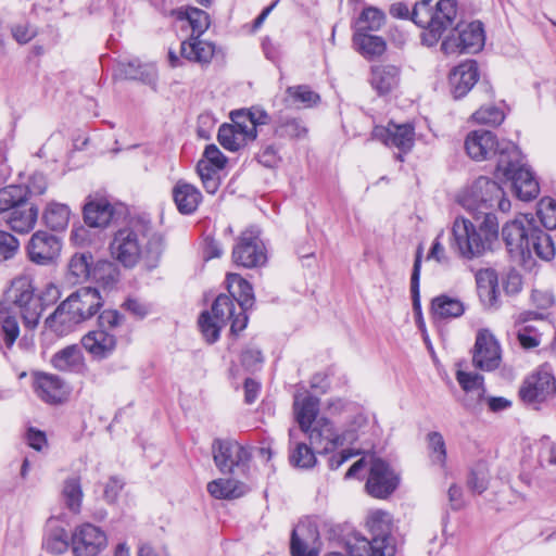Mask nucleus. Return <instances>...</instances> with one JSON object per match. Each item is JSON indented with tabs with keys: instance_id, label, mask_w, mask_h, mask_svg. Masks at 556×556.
Listing matches in <instances>:
<instances>
[{
	"instance_id": "obj_9",
	"label": "nucleus",
	"mask_w": 556,
	"mask_h": 556,
	"mask_svg": "<svg viewBox=\"0 0 556 556\" xmlns=\"http://www.w3.org/2000/svg\"><path fill=\"white\" fill-rule=\"evenodd\" d=\"M212 454L222 473H245L249 468L250 453L237 441L215 439L212 443Z\"/></svg>"
},
{
	"instance_id": "obj_14",
	"label": "nucleus",
	"mask_w": 556,
	"mask_h": 556,
	"mask_svg": "<svg viewBox=\"0 0 556 556\" xmlns=\"http://www.w3.org/2000/svg\"><path fill=\"white\" fill-rule=\"evenodd\" d=\"M71 543L75 556H97L106 547L108 538L101 528L83 523L73 532Z\"/></svg>"
},
{
	"instance_id": "obj_64",
	"label": "nucleus",
	"mask_w": 556,
	"mask_h": 556,
	"mask_svg": "<svg viewBox=\"0 0 556 556\" xmlns=\"http://www.w3.org/2000/svg\"><path fill=\"white\" fill-rule=\"evenodd\" d=\"M202 161H207V164L214 165L223 169L226 165L227 159L215 144H208L203 153Z\"/></svg>"
},
{
	"instance_id": "obj_28",
	"label": "nucleus",
	"mask_w": 556,
	"mask_h": 556,
	"mask_svg": "<svg viewBox=\"0 0 556 556\" xmlns=\"http://www.w3.org/2000/svg\"><path fill=\"white\" fill-rule=\"evenodd\" d=\"M249 486L233 478L215 479L207 484V492L217 500H237L249 492Z\"/></svg>"
},
{
	"instance_id": "obj_52",
	"label": "nucleus",
	"mask_w": 556,
	"mask_h": 556,
	"mask_svg": "<svg viewBox=\"0 0 556 556\" xmlns=\"http://www.w3.org/2000/svg\"><path fill=\"white\" fill-rule=\"evenodd\" d=\"M233 113L241 122L247 123L248 129L253 127L251 130L253 135L256 134V127L258 125H265L269 119L268 114L260 108H252L248 111L241 110Z\"/></svg>"
},
{
	"instance_id": "obj_54",
	"label": "nucleus",
	"mask_w": 556,
	"mask_h": 556,
	"mask_svg": "<svg viewBox=\"0 0 556 556\" xmlns=\"http://www.w3.org/2000/svg\"><path fill=\"white\" fill-rule=\"evenodd\" d=\"M538 216L546 229L556 228V202L551 198H543L538 205Z\"/></svg>"
},
{
	"instance_id": "obj_23",
	"label": "nucleus",
	"mask_w": 556,
	"mask_h": 556,
	"mask_svg": "<svg viewBox=\"0 0 556 556\" xmlns=\"http://www.w3.org/2000/svg\"><path fill=\"white\" fill-rule=\"evenodd\" d=\"M350 556H394V545H383L380 539H371L354 534L346 542Z\"/></svg>"
},
{
	"instance_id": "obj_19",
	"label": "nucleus",
	"mask_w": 556,
	"mask_h": 556,
	"mask_svg": "<svg viewBox=\"0 0 556 556\" xmlns=\"http://www.w3.org/2000/svg\"><path fill=\"white\" fill-rule=\"evenodd\" d=\"M232 124H223L218 129V142L223 148L229 151H238L256 138L257 134H252L253 127L247 128V123L241 122L235 113H231Z\"/></svg>"
},
{
	"instance_id": "obj_44",
	"label": "nucleus",
	"mask_w": 556,
	"mask_h": 556,
	"mask_svg": "<svg viewBox=\"0 0 556 556\" xmlns=\"http://www.w3.org/2000/svg\"><path fill=\"white\" fill-rule=\"evenodd\" d=\"M456 380L465 392L471 393L477 400H480L484 395V379L481 375L457 370Z\"/></svg>"
},
{
	"instance_id": "obj_36",
	"label": "nucleus",
	"mask_w": 556,
	"mask_h": 556,
	"mask_svg": "<svg viewBox=\"0 0 556 556\" xmlns=\"http://www.w3.org/2000/svg\"><path fill=\"white\" fill-rule=\"evenodd\" d=\"M433 315L441 319L456 318L464 314V303L448 295H439L432 300Z\"/></svg>"
},
{
	"instance_id": "obj_17",
	"label": "nucleus",
	"mask_w": 556,
	"mask_h": 556,
	"mask_svg": "<svg viewBox=\"0 0 556 556\" xmlns=\"http://www.w3.org/2000/svg\"><path fill=\"white\" fill-rule=\"evenodd\" d=\"M556 390L555 379L548 371L539 370L523 381L519 395L523 403L536 405L549 397Z\"/></svg>"
},
{
	"instance_id": "obj_29",
	"label": "nucleus",
	"mask_w": 556,
	"mask_h": 556,
	"mask_svg": "<svg viewBox=\"0 0 556 556\" xmlns=\"http://www.w3.org/2000/svg\"><path fill=\"white\" fill-rule=\"evenodd\" d=\"M181 55L189 61L208 64L215 53V45L200 39V36L191 35L190 38L181 42Z\"/></svg>"
},
{
	"instance_id": "obj_31",
	"label": "nucleus",
	"mask_w": 556,
	"mask_h": 556,
	"mask_svg": "<svg viewBox=\"0 0 556 556\" xmlns=\"http://www.w3.org/2000/svg\"><path fill=\"white\" fill-rule=\"evenodd\" d=\"M294 416L300 426L301 431L308 429L316 422L319 412V400L317 397L306 395L294 397Z\"/></svg>"
},
{
	"instance_id": "obj_22",
	"label": "nucleus",
	"mask_w": 556,
	"mask_h": 556,
	"mask_svg": "<svg viewBox=\"0 0 556 556\" xmlns=\"http://www.w3.org/2000/svg\"><path fill=\"white\" fill-rule=\"evenodd\" d=\"M479 78L478 64L476 61H467L454 70L450 74V85L455 99L463 98L477 84Z\"/></svg>"
},
{
	"instance_id": "obj_11",
	"label": "nucleus",
	"mask_w": 556,
	"mask_h": 556,
	"mask_svg": "<svg viewBox=\"0 0 556 556\" xmlns=\"http://www.w3.org/2000/svg\"><path fill=\"white\" fill-rule=\"evenodd\" d=\"M399 485V477L390 465L381 458L370 457L369 473L365 489L376 498H387Z\"/></svg>"
},
{
	"instance_id": "obj_41",
	"label": "nucleus",
	"mask_w": 556,
	"mask_h": 556,
	"mask_svg": "<svg viewBox=\"0 0 556 556\" xmlns=\"http://www.w3.org/2000/svg\"><path fill=\"white\" fill-rule=\"evenodd\" d=\"M70 214L71 211L67 205L50 203L43 213V220L52 230H64L68 224Z\"/></svg>"
},
{
	"instance_id": "obj_6",
	"label": "nucleus",
	"mask_w": 556,
	"mask_h": 556,
	"mask_svg": "<svg viewBox=\"0 0 556 556\" xmlns=\"http://www.w3.org/2000/svg\"><path fill=\"white\" fill-rule=\"evenodd\" d=\"M210 312H203L199 317L200 330L208 343L215 342L219 338L220 329L227 321L231 323L230 331L233 334L245 329L248 325V315L241 309L237 311L232 296L219 294L212 304Z\"/></svg>"
},
{
	"instance_id": "obj_7",
	"label": "nucleus",
	"mask_w": 556,
	"mask_h": 556,
	"mask_svg": "<svg viewBox=\"0 0 556 556\" xmlns=\"http://www.w3.org/2000/svg\"><path fill=\"white\" fill-rule=\"evenodd\" d=\"M460 204L472 213L475 219H480L481 211L492 212L497 208L501 212H507L510 208V202L505 198L502 187L488 177H479L470 190L460 198Z\"/></svg>"
},
{
	"instance_id": "obj_5",
	"label": "nucleus",
	"mask_w": 556,
	"mask_h": 556,
	"mask_svg": "<svg viewBox=\"0 0 556 556\" xmlns=\"http://www.w3.org/2000/svg\"><path fill=\"white\" fill-rule=\"evenodd\" d=\"M103 305L97 288L83 287L73 292L47 317L46 326L54 331H64L94 316Z\"/></svg>"
},
{
	"instance_id": "obj_43",
	"label": "nucleus",
	"mask_w": 556,
	"mask_h": 556,
	"mask_svg": "<svg viewBox=\"0 0 556 556\" xmlns=\"http://www.w3.org/2000/svg\"><path fill=\"white\" fill-rule=\"evenodd\" d=\"M80 479L72 477L64 481L62 497L66 507L73 513H79L83 502Z\"/></svg>"
},
{
	"instance_id": "obj_12",
	"label": "nucleus",
	"mask_w": 556,
	"mask_h": 556,
	"mask_svg": "<svg viewBox=\"0 0 556 556\" xmlns=\"http://www.w3.org/2000/svg\"><path fill=\"white\" fill-rule=\"evenodd\" d=\"M372 138L390 148H396L400 153L396 160L403 162V154L408 153L415 143V128L412 124L388 123L387 126H376Z\"/></svg>"
},
{
	"instance_id": "obj_55",
	"label": "nucleus",
	"mask_w": 556,
	"mask_h": 556,
	"mask_svg": "<svg viewBox=\"0 0 556 556\" xmlns=\"http://www.w3.org/2000/svg\"><path fill=\"white\" fill-rule=\"evenodd\" d=\"M276 132L280 137L302 138L307 134V129L301 119L288 118L277 126Z\"/></svg>"
},
{
	"instance_id": "obj_27",
	"label": "nucleus",
	"mask_w": 556,
	"mask_h": 556,
	"mask_svg": "<svg viewBox=\"0 0 556 556\" xmlns=\"http://www.w3.org/2000/svg\"><path fill=\"white\" fill-rule=\"evenodd\" d=\"M37 218L38 208L27 200L9 213L5 217V222L13 231L27 233L35 227Z\"/></svg>"
},
{
	"instance_id": "obj_61",
	"label": "nucleus",
	"mask_w": 556,
	"mask_h": 556,
	"mask_svg": "<svg viewBox=\"0 0 556 556\" xmlns=\"http://www.w3.org/2000/svg\"><path fill=\"white\" fill-rule=\"evenodd\" d=\"M518 341L525 349H533L540 345L542 333L532 326H526L518 331Z\"/></svg>"
},
{
	"instance_id": "obj_15",
	"label": "nucleus",
	"mask_w": 556,
	"mask_h": 556,
	"mask_svg": "<svg viewBox=\"0 0 556 556\" xmlns=\"http://www.w3.org/2000/svg\"><path fill=\"white\" fill-rule=\"evenodd\" d=\"M457 17L456 0H439L432 9V16L429 30L422 35V41L431 47L435 45L443 34L452 28Z\"/></svg>"
},
{
	"instance_id": "obj_63",
	"label": "nucleus",
	"mask_w": 556,
	"mask_h": 556,
	"mask_svg": "<svg viewBox=\"0 0 556 556\" xmlns=\"http://www.w3.org/2000/svg\"><path fill=\"white\" fill-rule=\"evenodd\" d=\"M503 288L507 294H517L522 288V277L515 268H509L503 278Z\"/></svg>"
},
{
	"instance_id": "obj_8",
	"label": "nucleus",
	"mask_w": 556,
	"mask_h": 556,
	"mask_svg": "<svg viewBox=\"0 0 556 556\" xmlns=\"http://www.w3.org/2000/svg\"><path fill=\"white\" fill-rule=\"evenodd\" d=\"M303 432L307 434L312 447L319 454L330 453L345 443H353L357 440L354 429H345L342 433H338L333 424L324 417L317 419Z\"/></svg>"
},
{
	"instance_id": "obj_53",
	"label": "nucleus",
	"mask_w": 556,
	"mask_h": 556,
	"mask_svg": "<svg viewBox=\"0 0 556 556\" xmlns=\"http://www.w3.org/2000/svg\"><path fill=\"white\" fill-rule=\"evenodd\" d=\"M186 18L188 20L193 36H201L210 26L208 14L198 8H188L185 12Z\"/></svg>"
},
{
	"instance_id": "obj_37",
	"label": "nucleus",
	"mask_w": 556,
	"mask_h": 556,
	"mask_svg": "<svg viewBox=\"0 0 556 556\" xmlns=\"http://www.w3.org/2000/svg\"><path fill=\"white\" fill-rule=\"evenodd\" d=\"M286 93L285 102L288 106L311 108L320 100L319 94L305 85L288 87Z\"/></svg>"
},
{
	"instance_id": "obj_20",
	"label": "nucleus",
	"mask_w": 556,
	"mask_h": 556,
	"mask_svg": "<svg viewBox=\"0 0 556 556\" xmlns=\"http://www.w3.org/2000/svg\"><path fill=\"white\" fill-rule=\"evenodd\" d=\"M531 228H526L521 220L515 219L506 223L502 229V236L509 253L519 256L522 261L531 257V248H529Z\"/></svg>"
},
{
	"instance_id": "obj_25",
	"label": "nucleus",
	"mask_w": 556,
	"mask_h": 556,
	"mask_svg": "<svg viewBox=\"0 0 556 556\" xmlns=\"http://www.w3.org/2000/svg\"><path fill=\"white\" fill-rule=\"evenodd\" d=\"M353 46L367 60L379 58L387 50V42L382 37L364 31V28H356L353 36Z\"/></svg>"
},
{
	"instance_id": "obj_1",
	"label": "nucleus",
	"mask_w": 556,
	"mask_h": 556,
	"mask_svg": "<svg viewBox=\"0 0 556 556\" xmlns=\"http://www.w3.org/2000/svg\"><path fill=\"white\" fill-rule=\"evenodd\" d=\"M465 148L467 154L476 161L496 156V177L510 181L518 199L531 201L539 195V182L523 163L520 150L511 141H498L492 131L480 129L467 135Z\"/></svg>"
},
{
	"instance_id": "obj_46",
	"label": "nucleus",
	"mask_w": 556,
	"mask_h": 556,
	"mask_svg": "<svg viewBox=\"0 0 556 556\" xmlns=\"http://www.w3.org/2000/svg\"><path fill=\"white\" fill-rule=\"evenodd\" d=\"M43 545L46 549L51 554H63L68 548V538L66 531L61 527L50 528L46 535Z\"/></svg>"
},
{
	"instance_id": "obj_48",
	"label": "nucleus",
	"mask_w": 556,
	"mask_h": 556,
	"mask_svg": "<svg viewBox=\"0 0 556 556\" xmlns=\"http://www.w3.org/2000/svg\"><path fill=\"white\" fill-rule=\"evenodd\" d=\"M427 440L432 463L444 467L447 453L443 435L438 431H432L428 433Z\"/></svg>"
},
{
	"instance_id": "obj_16",
	"label": "nucleus",
	"mask_w": 556,
	"mask_h": 556,
	"mask_svg": "<svg viewBox=\"0 0 556 556\" xmlns=\"http://www.w3.org/2000/svg\"><path fill=\"white\" fill-rule=\"evenodd\" d=\"M501 361V348L493 333L486 329L480 330L472 352L473 366L483 371H491L500 366Z\"/></svg>"
},
{
	"instance_id": "obj_24",
	"label": "nucleus",
	"mask_w": 556,
	"mask_h": 556,
	"mask_svg": "<svg viewBox=\"0 0 556 556\" xmlns=\"http://www.w3.org/2000/svg\"><path fill=\"white\" fill-rule=\"evenodd\" d=\"M81 344L93 357L102 359L115 350L116 336L106 329L98 328L85 334Z\"/></svg>"
},
{
	"instance_id": "obj_10",
	"label": "nucleus",
	"mask_w": 556,
	"mask_h": 556,
	"mask_svg": "<svg viewBox=\"0 0 556 556\" xmlns=\"http://www.w3.org/2000/svg\"><path fill=\"white\" fill-rule=\"evenodd\" d=\"M456 33L457 35H452L443 40L441 49L444 53H476L483 48L485 35L481 22L457 24Z\"/></svg>"
},
{
	"instance_id": "obj_21",
	"label": "nucleus",
	"mask_w": 556,
	"mask_h": 556,
	"mask_svg": "<svg viewBox=\"0 0 556 556\" xmlns=\"http://www.w3.org/2000/svg\"><path fill=\"white\" fill-rule=\"evenodd\" d=\"M34 386L38 397L49 404L62 403L68 393L64 381L51 374H38Z\"/></svg>"
},
{
	"instance_id": "obj_40",
	"label": "nucleus",
	"mask_w": 556,
	"mask_h": 556,
	"mask_svg": "<svg viewBox=\"0 0 556 556\" xmlns=\"http://www.w3.org/2000/svg\"><path fill=\"white\" fill-rule=\"evenodd\" d=\"M27 189L22 186H8L0 189V214L11 213L27 201Z\"/></svg>"
},
{
	"instance_id": "obj_60",
	"label": "nucleus",
	"mask_w": 556,
	"mask_h": 556,
	"mask_svg": "<svg viewBox=\"0 0 556 556\" xmlns=\"http://www.w3.org/2000/svg\"><path fill=\"white\" fill-rule=\"evenodd\" d=\"M478 292L498 286V275L493 268H481L476 274Z\"/></svg>"
},
{
	"instance_id": "obj_39",
	"label": "nucleus",
	"mask_w": 556,
	"mask_h": 556,
	"mask_svg": "<svg viewBox=\"0 0 556 556\" xmlns=\"http://www.w3.org/2000/svg\"><path fill=\"white\" fill-rule=\"evenodd\" d=\"M92 255L89 252L74 254L68 263V279L72 283L86 280L91 274Z\"/></svg>"
},
{
	"instance_id": "obj_56",
	"label": "nucleus",
	"mask_w": 556,
	"mask_h": 556,
	"mask_svg": "<svg viewBox=\"0 0 556 556\" xmlns=\"http://www.w3.org/2000/svg\"><path fill=\"white\" fill-rule=\"evenodd\" d=\"M18 250V240L10 232L0 230V263L12 260Z\"/></svg>"
},
{
	"instance_id": "obj_49",
	"label": "nucleus",
	"mask_w": 556,
	"mask_h": 556,
	"mask_svg": "<svg viewBox=\"0 0 556 556\" xmlns=\"http://www.w3.org/2000/svg\"><path fill=\"white\" fill-rule=\"evenodd\" d=\"M384 17L382 11L372 7L366 8L357 21V28H364V31L379 30L384 23Z\"/></svg>"
},
{
	"instance_id": "obj_50",
	"label": "nucleus",
	"mask_w": 556,
	"mask_h": 556,
	"mask_svg": "<svg viewBox=\"0 0 556 556\" xmlns=\"http://www.w3.org/2000/svg\"><path fill=\"white\" fill-rule=\"evenodd\" d=\"M0 325L4 345L10 350L20 336L18 323L14 316L4 315L0 311Z\"/></svg>"
},
{
	"instance_id": "obj_32",
	"label": "nucleus",
	"mask_w": 556,
	"mask_h": 556,
	"mask_svg": "<svg viewBox=\"0 0 556 556\" xmlns=\"http://www.w3.org/2000/svg\"><path fill=\"white\" fill-rule=\"evenodd\" d=\"M400 70L394 65H376L371 68L370 84L379 94L389 93L399 84Z\"/></svg>"
},
{
	"instance_id": "obj_13",
	"label": "nucleus",
	"mask_w": 556,
	"mask_h": 556,
	"mask_svg": "<svg viewBox=\"0 0 556 556\" xmlns=\"http://www.w3.org/2000/svg\"><path fill=\"white\" fill-rule=\"evenodd\" d=\"M232 258L237 265L245 268L257 267L265 263V249L257 231L247 229L240 235L232 250Z\"/></svg>"
},
{
	"instance_id": "obj_57",
	"label": "nucleus",
	"mask_w": 556,
	"mask_h": 556,
	"mask_svg": "<svg viewBox=\"0 0 556 556\" xmlns=\"http://www.w3.org/2000/svg\"><path fill=\"white\" fill-rule=\"evenodd\" d=\"M305 526L299 525L292 530L290 551L292 556H318L315 548H307L306 543L300 539V534L304 531Z\"/></svg>"
},
{
	"instance_id": "obj_58",
	"label": "nucleus",
	"mask_w": 556,
	"mask_h": 556,
	"mask_svg": "<svg viewBox=\"0 0 556 556\" xmlns=\"http://www.w3.org/2000/svg\"><path fill=\"white\" fill-rule=\"evenodd\" d=\"M432 8L427 3L416 2L412 9L410 20L419 27L429 30Z\"/></svg>"
},
{
	"instance_id": "obj_30",
	"label": "nucleus",
	"mask_w": 556,
	"mask_h": 556,
	"mask_svg": "<svg viewBox=\"0 0 556 556\" xmlns=\"http://www.w3.org/2000/svg\"><path fill=\"white\" fill-rule=\"evenodd\" d=\"M114 216V207L106 199L88 202L84 207V219L89 227H106Z\"/></svg>"
},
{
	"instance_id": "obj_34",
	"label": "nucleus",
	"mask_w": 556,
	"mask_h": 556,
	"mask_svg": "<svg viewBox=\"0 0 556 556\" xmlns=\"http://www.w3.org/2000/svg\"><path fill=\"white\" fill-rule=\"evenodd\" d=\"M367 527L372 539H380L383 545H394L392 543V519L389 513L383 510L371 511L367 519Z\"/></svg>"
},
{
	"instance_id": "obj_51",
	"label": "nucleus",
	"mask_w": 556,
	"mask_h": 556,
	"mask_svg": "<svg viewBox=\"0 0 556 556\" xmlns=\"http://www.w3.org/2000/svg\"><path fill=\"white\" fill-rule=\"evenodd\" d=\"M505 118L502 110L495 105H482L472 114V119L478 124L500 125Z\"/></svg>"
},
{
	"instance_id": "obj_18",
	"label": "nucleus",
	"mask_w": 556,
	"mask_h": 556,
	"mask_svg": "<svg viewBox=\"0 0 556 556\" xmlns=\"http://www.w3.org/2000/svg\"><path fill=\"white\" fill-rule=\"evenodd\" d=\"M61 247V241L55 235L39 230L31 236L27 252L31 262L47 265L60 254Z\"/></svg>"
},
{
	"instance_id": "obj_3",
	"label": "nucleus",
	"mask_w": 556,
	"mask_h": 556,
	"mask_svg": "<svg viewBox=\"0 0 556 556\" xmlns=\"http://www.w3.org/2000/svg\"><path fill=\"white\" fill-rule=\"evenodd\" d=\"M480 219L458 217L452 228L454 247L466 260L481 257L492 249L498 237V222L493 212L481 211Z\"/></svg>"
},
{
	"instance_id": "obj_2",
	"label": "nucleus",
	"mask_w": 556,
	"mask_h": 556,
	"mask_svg": "<svg viewBox=\"0 0 556 556\" xmlns=\"http://www.w3.org/2000/svg\"><path fill=\"white\" fill-rule=\"evenodd\" d=\"M162 249L163 238L141 222L118 229L110 243L112 257L127 268L135 267L143 258L156 261Z\"/></svg>"
},
{
	"instance_id": "obj_33",
	"label": "nucleus",
	"mask_w": 556,
	"mask_h": 556,
	"mask_svg": "<svg viewBox=\"0 0 556 556\" xmlns=\"http://www.w3.org/2000/svg\"><path fill=\"white\" fill-rule=\"evenodd\" d=\"M227 285L230 293L238 303V308L247 314L254 303L253 288L239 274H228Z\"/></svg>"
},
{
	"instance_id": "obj_26",
	"label": "nucleus",
	"mask_w": 556,
	"mask_h": 556,
	"mask_svg": "<svg viewBox=\"0 0 556 556\" xmlns=\"http://www.w3.org/2000/svg\"><path fill=\"white\" fill-rule=\"evenodd\" d=\"M173 199L179 213L190 215L197 211L202 194L193 185L179 180L173 188Z\"/></svg>"
},
{
	"instance_id": "obj_38",
	"label": "nucleus",
	"mask_w": 556,
	"mask_h": 556,
	"mask_svg": "<svg viewBox=\"0 0 556 556\" xmlns=\"http://www.w3.org/2000/svg\"><path fill=\"white\" fill-rule=\"evenodd\" d=\"M529 248L540 258L551 261L555 255L554 242L549 235L539 228L530 229Z\"/></svg>"
},
{
	"instance_id": "obj_4",
	"label": "nucleus",
	"mask_w": 556,
	"mask_h": 556,
	"mask_svg": "<svg viewBox=\"0 0 556 556\" xmlns=\"http://www.w3.org/2000/svg\"><path fill=\"white\" fill-rule=\"evenodd\" d=\"M29 275H21L14 278L7 291V300L16 307L22 316L24 326L28 329L37 327L46 307L55 303L61 292L59 288L49 282L38 294Z\"/></svg>"
},
{
	"instance_id": "obj_62",
	"label": "nucleus",
	"mask_w": 556,
	"mask_h": 556,
	"mask_svg": "<svg viewBox=\"0 0 556 556\" xmlns=\"http://www.w3.org/2000/svg\"><path fill=\"white\" fill-rule=\"evenodd\" d=\"M124 320L122 314L117 311L106 309L103 311L98 319V328L106 329L110 332L114 333L115 328H117Z\"/></svg>"
},
{
	"instance_id": "obj_35",
	"label": "nucleus",
	"mask_w": 556,
	"mask_h": 556,
	"mask_svg": "<svg viewBox=\"0 0 556 556\" xmlns=\"http://www.w3.org/2000/svg\"><path fill=\"white\" fill-rule=\"evenodd\" d=\"M84 356L77 345H68L58 353L51 359L54 368L61 371L77 370L83 365Z\"/></svg>"
},
{
	"instance_id": "obj_59",
	"label": "nucleus",
	"mask_w": 556,
	"mask_h": 556,
	"mask_svg": "<svg viewBox=\"0 0 556 556\" xmlns=\"http://www.w3.org/2000/svg\"><path fill=\"white\" fill-rule=\"evenodd\" d=\"M422 248L419 247L416 252V257L413 266L410 277V292L415 308L419 306V278L421 268Z\"/></svg>"
},
{
	"instance_id": "obj_45",
	"label": "nucleus",
	"mask_w": 556,
	"mask_h": 556,
	"mask_svg": "<svg viewBox=\"0 0 556 556\" xmlns=\"http://www.w3.org/2000/svg\"><path fill=\"white\" fill-rule=\"evenodd\" d=\"M92 275L104 288H112L118 281L119 270L114 263L102 261L97 263Z\"/></svg>"
},
{
	"instance_id": "obj_42",
	"label": "nucleus",
	"mask_w": 556,
	"mask_h": 556,
	"mask_svg": "<svg viewBox=\"0 0 556 556\" xmlns=\"http://www.w3.org/2000/svg\"><path fill=\"white\" fill-rule=\"evenodd\" d=\"M490 482V469L485 462H478L470 469L467 478V486L473 494H482Z\"/></svg>"
},
{
	"instance_id": "obj_47",
	"label": "nucleus",
	"mask_w": 556,
	"mask_h": 556,
	"mask_svg": "<svg viewBox=\"0 0 556 556\" xmlns=\"http://www.w3.org/2000/svg\"><path fill=\"white\" fill-rule=\"evenodd\" d=\"M315 452L305 443H296L290 453V463L294 467L308 469L316 465Z\"/></svg>"
}]
</instances>
